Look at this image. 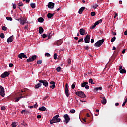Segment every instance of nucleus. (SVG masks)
<instances>
[{
    "label": "nucleus",
    "instance_id": "c03bdc74",
    "mask_svg": "<svg viewBox=\"0 0 127 127\" xmlns=\"http://www.w3.org/2000/svg\"><path fill=\"white\" fill-rule=\"evenodd\" d=\"M0 37H1V38H2V39L4 38V34L1 33V34H0Z\"/></svg>",
    "mask_w": 127,
    "mask_h": 127
},
{
    "label": "nucleus",
    "instance_id": "f3484780",
    "mask_svg": "<svg viewBox=\"0 0 127 127\" xmlns=\"http://www.w3.org/2000/svg\"><path fill=\"white\" fill-rule=\"evenodd\" d=\"M41 86H42V84H41V83H39L35 85V89H39V88H40V87H41Z\"/></svg>",
    "mask_w": 127,
    "mask_h": 127
},
{
    "label": "nucleus",
    "instance_id": "a211bd4d",
    "mask_svg": "<svg viewBox=\"0 0 127 127\" xmlns=\"http://www.w3.org/2000/svg\"><path fill=\"white\" fill-rule=\"evenodd\" d=\"M39 111H41V112H44V111H46V108L44 106H42V107L39 108Z\"/></svg>",
    "mask_w": 127,
    "mask_h": 127
},
{
    "label": "nucleus",
    "instance_id": "393cba45",
    "mask_svg": "<svg viewBox=\"0 0 127 127\" xmlns=\"http://www.w3.org/2000/svg\"><path fill=\"white\" fill-rule=\"evenodd\" d=\"M119 71H120V73L121 74H125V73H126V70H125L124 69H121Z\"/></svg>",
    "mask_w": 127,
    "mask_h": 127
},
{
    "label": "nucleus",
    "instance_id": "1a4fd4ad",
    "mask_svg": "<svg viewBox=\"0 0 127 127\" xmlns=\"http://www.w3.org/2000/svg\"><path fill=\"white\" fill-rule=\"evenodd\" d=\"M39 83L43 84L45 87H48V82L46 80H39Z\"/></svg>",
    "mask_w": 127,
    "mask_h": 127
},
{
    "label": "nucleus",
    "instance_id": "f704fd0d",
    "mask_svg": "<svg viewBox=\"0 0 127 127\" xmlns=\"http://www.w3.org/2000/svg\"><path fill=\"white\" fill-rule=\"evenodd\" d=\"M2 29V30H4V31H6L7 27H6V26H3Z\"/></svg>",
    "mask_w": 127,
    "mask_h": 127
},
{
    "label": "nucleus",
    "instance_id": "e2e57ef3",
    "mask_svg": "<svg viewBox=\"0 0 127 127\" xmlns=\"http://www.w3.org/2000/svg\"><path fill=\"white\" fill-rule=\"evenodd\" d=\"M37 119H41V115H37Z\"/></svg>",
    "mask_w": 127,
    "mask_h": 127
},
{
    "label": "nucleus",
    "instance_id": "338daca9",
    "mask_svg": "<svg viewBox=\"0 0 127 127\" xmlns=\"http://www.w3.org/2000/svg\"><path fill=\"white\" fill-rule=\"evenodd\" d=\"M123 69V66H122L121 65H120L119 66V71Z\"/></svg>",
    "mask_w": 127,
    "mask_h": 127
},
{
    "label": "nucleus",
    "instance_id": "473e14b6",
    "mask_svg": "<svg viewBox=\"0 0 127 127\" xmlns=\"http://www.w3.org/2000/svg\"><path fill=\"white\" fill-rule=\"evenodd\" d=\"M76 87V82H74L72 85L71 88L72 89H75V87Z\"/></svg>",
    "mask_w": 127,
    "mask_h": 127
},
{
    "label": "nucleus",
    "instance_id": "603ef678",
    "mask_svg": "<svg viewBox=\"0 0 127 127\" xmlns=\"http://www.w3.org/2000/svg\"><path fill=\"white\" fill-rule=\"evenodd\" d=\"M50 88H51V89H54V88H55V85L50 86Z\"/></svg>",
    "mask_w": 127,
    "mask_h": 127
},
{
    "label": "nucleus",
    "instance_id": "f257e3e1",
    "mask_svg": "<svg viewBox=\"0 0 127 127\" xmlns=\"http://www.w3.org/2000/svg\"><path fill=\"white\" fill-rule=\"evenodd\" d=\"M61 121V119L59 118V115L57 114L56 116H55L52 120H50V123L51 125H52V124H56V123H59Z\"/></svg>",
    "mask_w": 127,
    "mask_h": 127
},
{
    "label": "nucleus",
    "instance_id": "f8f14e48",
    "mask_svg": "<svg viewBox=\"0 0 127 127\" xmlns=\"http://www.w3.org/2000/svg\"><path fill=\"white\" fill-rule=\"evenodd\" d=\"M18 57L19 58H20V59H22V58H27V56H26V55L24 54V53H20L18 55Z\"/></svg>",
    "mask_w": 127,
    "mask_h": 127
},
{
    "label": "nucleus",
    "instance_id": "6e6d98bb",
    "mask_svg": "<svg viewBox=\"0 0 127 127\" xmlns=\"http://www.w3.org/2000/svg\"><path fill=\"white\" fill-rule=\"evenodd\" d=\"M102 21H103V20H102V19H100V20L97 21V22L98 23V24H100V23H102Z\"/></svg>",
    "mask_w": 127,
    "mask_h": 127
},
{
    "label": "nucleus",
    "instance_id": "7ed1b4c3",
    "mask_svg": "<svg viewBox=\"0 0 127 127\" xmlns=\"http://www.w3.org/2000/svg\"><path fill=\"white\" fill-rule=\"evenodd\" d=\"M20 23L21 25H24L27 23V19L25 17L20 18Z\"/></svg>",
    "mask_w": 127,
    "mask_h": 127
},
{
    "label": "nucleus",
    "instance_id": "79ce46f5",
    "mask_svg": "<svg viewBox=\"0 0 127 127\" xmlns=\"http://www.w3.org/2000/svg\"><path fill=\"white\" fill-rule=\"evenodd\" d=\"M97 26L95 24L90 27V29H94Z\"/></svg>",
    "mask_w": 127,
    "mask_h": 127
},
{
    "label": "nucleus",
    "instance_id": "bf43d9fd",
    "mask_svg": "<svg viewBox=\"0 0 127 127\" xmlns=\"http://www.w3.org/2000/svg\"><path fill=\"white\" fill-rule=\"evenodd\" d=\"M50 84H51V85H55V82H54V81H51V82H50Z\"/></svg>",
    "mask_w": 127,
    "mask_h": 127
},
{
    "label": "nucleus",
    "instance_id": "5fc2aeb1",
    "mask_svg": "<svg viewBox=\"0 0 127 127\" xmlns=\"http://www.w3.org/2000/svg\"><path fill=\"white\" fill-rule=\"evenodd\" d=\"M1 110L2 111H4V110H5V107L2 106V107L1 108Z\"/></svg>",
    "mask_w": 127,
    "mask_h": 127
},
{
    "label": "nucleus",
    "instance_id": "c9c22d12",
    "mask_svg": "<svg viewBox=\"0 0 127 127\" xmlns=\"http://www.w3.org/2000/svg\"><path fill=\"white\" fill-rule=\"evenodd\" d=\"M70 113L71 114H75V113H76V110H75V109H72L70 110Z\"/></svg>",
    "mask_w": 127,
    "mask_h": 127
},
{
    "label": "nucleus",
    "instance_id": "8fccbe9b",
    "mask_svg": "<svg viewBox=\"0 0 127 127\" xmlns=\"http://www.w3.org/2000/svg\"><path fill=\"white\" fill-rule=\"evenodd\" d=\"M42 37H43V38H46V37H47V36L46 34H43V35H42Z\"/></svg>",
    "mask_w": 127,
    "mask_h": 127
},
{
    "label": "nucleus",
    "instance_id": "0eeeda50",
    "mask_svg": "<svg viewBox=\"0 0 127 127\" xmlns=\"http://www.w3.org/2000/svg\"><path fill=\"white\" fill-rule=\"evenodd\" d=\"M90 39H91V36H90V35L87 34L85 37V38H84L85 43H89Z\"/></svg>",
    "mask_w": 127,
    "mask_h": 127
},
{
    "label": "nucleus",
    "instance_id": "423d86ee",
    "mask_svg": "<svg viewBox=\"0 0 127 127\" xmlns=\"http://www.w3.org/2000/svg\"><path fill=\"white\" fill-rule=\"evenodd\" d=\"M64 122H65V123L66 124H68L69 122H70V120H71V119L70 118V117H69V115L68 114H65L64 116Z\"/></svg>",
    "mask_w": 127,
    "mask_h": 127
},
{
    "label": "nucleus",
    "instance_id": "39448f33",
    "mask_svg": "<svg viewBox=\"0 0 127 127\" xmlns=\"http://www.w3.org/2000/svg\"><path fill=\"white\" fill-rule=\"evenodd\" d=\"M76 95L80 98H86V95L82 91L76 92Z\"/></svg>",
    "mask_w": 127,
    "mask_h": 127
},
{
    "label": "nucleus",
    "instance_id": "37998d69",
    "mask_svg": "<svg viewBox=\"0 0 127 127\" xmlns=\"http://www.w3.org/2000/svg\"><path fill=\"white\" fill-rule=\"evenodd\" d=\"M89 83H90V84H94L93 83V79H89Z\"/></svg>",
    "mask_w": 127,
    "mask_h": 127
},
{
    "label": "nucleus",
    "instance_id": "13d9d810",
    "mask_svg": "<svg viewBox=\"0 0 127 127\" xmlns=\"http://www.w3.org/2000/svg\"><path fill=\"white\" fill-rule=\"evenodd\" d=\"M37 107H38V105H37V103H36L34 106L33 107L34 108H37Z\"/></svg>",
    "mask_w": 127,
    "mask_h": 127
},
{
    "label": "nucleus",
    "instance_id": "5701e85b",
    "mask_svg": "<svg viewBox=\"0 0 127 127\" xmlns=\"http://www.w3.org/2000/svg\"><path fill=\"white\" fill-rule=\"evenodd\" d=\"M98 7H99V5L97 4H95L92 5V8H93V9H96V8H97Z\"/></svg>",
    "mask_w": 127,
    "mask_h": 127
},
{
    "label": "nucleus",
    "instance_id": "de8ad7c7",
    "mask_svg": "<svg viewBox=\"0 0 127 127\" xmlns=\"http://www.w3.org/2000/svg\"><path fill=\"white\" fill-rule=\"evenodd\" d=\"M83 41H84V39L81 38L78 40V43L83 42Z\"/></svg>",
    "mask_w": 127,
    "mask_h": 127
},
{
    "label": "nucleus",
    "instance_id": "69168bd1",
    "mask_svg": "<svg viewBox=\"0 0 127 127\" xmlns=\"http://www.w3.org/2000/svg\"><path fill=\"white\" fill-rule=\"evenodd\" d=\"M126 52V49H124L123 51H122V53L124 54Z\"/></svg>",
    "mask_w": 127,
    "mask_h": 127
},
{
    "label": "nucleus",
    "instance_id": "0e129e2a",
    "mask_svg": "<svg viewBox=\"0 0 127 127\" xmlns=\"http://www.w3.org/2000/svg\"><path fill=\"white\" fill-rule=\"evenodd\" d=\"M25 112H27V111H26L25 110H23L21 112V114H23V113H25Z\"/></svg>",
    "mask_w": 127,
    "mask_h": 127
},
{
    "label": "nucleus",
    "instance_id": "b1692460",
    "mask_svg": "<svg viewBox=\"0 0 127 127\" xmlns=\"http://www.w3.org/2000/svg\"><path fill=\"white\" fill-rule=\"evenodd\" d=\"M69 89H65V95L67 97H69Z\"/></svg>",
    "mask_w": 127,
    "mask_h": 127
},
{
    "label": "nucleus",
    "instance_id": "9d476101",
    "mask_svg": "<svg viewBox=\"0 0 127 127\" xmlns=\"http://www.w3.org/2000/svg\"><path fill=\"white\" fill-rule=\"evenodd\" d=\"M8 76H9V73L7 71H5L4 73L1 74V77L3 79H4V78H6V77H8Z\"/></svg>",
    "mask_w": 127,
    "mask_h": 127
},
{
    "label": "nucleus",
    "instance_id": "ddd939ff",
    "mask_svg": "<svg viewBox=\"0 0 127 127\" xmlns=\"http://www.w3.org/2000/svg\"><path fill=\"white\" fill-rule=\"evenodd\" d=\"M13 41V35L9 37L7 40V42L9 43V42H12Z\"/></svg>",
    "mask_w": 127,
    "mask_h": 127
},
{
    "label": "nucleus",
    "instance_id": "2f4dec72",
    "mask_svg": "<svg viewBox=\"0 0 127 127\" xmlns=\"http://www.w3.org/2000/svg\"><path fill=\"white\" fill-rule=\"evenodd\" d=\"M7 20H9L10 21H12V18L11 17H7L6 18Z\"/></svg>",
    "mask_w": 127,
    "mask_h": 127
},
{
    "label": "nucleus",
    "instance_id": "6ab92c4d",
    "mask_svg": "<svg viewBox=\"0 0 127 127\" xmlns=\"http://www.w3.org/2000/svg\"><path fill=\"white\" fill-rule=\"evenodd\" d=\"M39 31L40 34H42V33H43V31H44V30H43V28H42V27H40L39 28Z\"/></svg>",
    "mask_w": 127,
    "mask_h": 127
},
{
    "label": "nucleus",
    "instance_id": "864d4df0",
    "mask_svg": "<svg viewBox=\"0 0 127 127\" xmlns=\"http://www.w3.org/2000/svg\"><path fill=\"white\" fill-rule=\"evenodd\" d=\"M85 87V89H86V90H89V88H90V87L89 86V85H86Z\"/></svg>",
    "mask_w": 127,
    "mask_h": 127
},
{
    "label": "nucleus",
    "instance_id": "bb28decb",
    "mask_svg": "<svg viewBox=\"0 0 127 127\" xmlns=\"http://www.w3.org/2000/svg\"><path fill=\"white\" fill-rule=\"evenodd\" d=\"M22 98H23V97H22V96H20V97H19L16 98L15 99V102H18V101H19V99H21Z\"/></svg>",
    "mask_w": 127,
    "mask_h": 127
},
{
    "label": "nucleus",
    "instance_id": "774afa93",
    "mask_svg": "<svg viewBox=\"0 0 127 127\" xmlns=\"http://www.w3.org/2000/svg\"><path fill=\"white\" fill-rule=\"evenodd\" d=\"M124 35H127V30L124 32Z\"/></svg>",
    "mask_w": 127,
    "mask_h": 127
},
{
    "label": "nucleus",
    "instance_id": "6e6552de",
    "mask_svg": "<svg viewBox=\"0 0 127 127\" xmlns=\"http://www.w3.org/2000/svg\"><path fill=\"white\" fill-rule=\"evenodd\" d=\"M36 57H37L36 55H34L31 58H29L28 59H27V62H31L32 61H34V60L36 59Z\"/></svg>",
    "mask_w": 127,
    "mask_h": 127
},
{
    "label": "nucleus",
    "instance_id": "4c0bfd02",
    "mask_svg": "<svg viewBox=\"0 0 127 127\" xmlns=\"http://www.w3.org/2000/svg\"><path fill=\"white\" fill-rule=\"evenodd\" d=\"M115 40H116V37L112 38V39H111V42H114Z\"/></svg>",
    "mask_w": 127,
    "mask_h": 127
},
{
    "label": "nucleus",
    "instance_id": "49530a36",
    "mask_svg": "<svg viewBox=\"0 0 127 127\" xmlns=\"http://www.w3.org/2000/svg\"><path fill=\"white\" fill-rule=\"evenodd\" d=\"M9 67L10 68H12V67H13V64L10 63V64H9Z\"/></svg>",
    "mask_w": 127,
    "mask_h": 127
},
{
    "label": "nucleus",
    "instance_id": "680f3d73",
    "mask_svg": "<svg viewBox=\"0 0 127 127\" xmlns=\"http://www.w3.org/2000/svg\"><path fill=\"white\" fill-rule=\"evenodd\" d=\"M126 101H124L123 103L122 104V107H125V105H126Z\"/></svg>",
    "mask_w": 127,
    "mask_h": 127
},
{
    "label": "nucleus",
    "instance_id": "052dcab7",
    "mask_svg": "<svg viewBox=\"0 0 127 127\" xmlns=\"http://www.w3.org/2000/svg\"><path fill=\"white\" fill-rule=\"evenodd\" d=\"M24 28V29H27L28 28V25H26Z\"/></svg>",
    "mask_w": 127,
    "mask_h": 127
},
{
    "label": "nucleus",
    "instance_id": "a878e982",
    "mask_svg": "<svg viewBox=\"0 0 127 127\" xmlns=\"http://www.w3.org/2000/svg\"><path fill=\"white\" fill-rule=\"evenodd\" d=\"M44 20V19H43L42 17H40L38 19V21L39 22L42 23Z\"/></svg>",
    "mask_w": 127,
    "mask_h": 127
},
{
    "label": "nucleus",
    "instance_id": "a19ab883",
    "mask_svg": "<svg viewBox=\"0 0 127 127\" xmlns=\"http://www.w3.org/2000/svg\"><path fill=\"white\" fill-rule=\"evenodd\" d=\"M91 16H95L96 15V13L95 12H92L91 13Z\"/></svg>",
    "mask_w": 127,
    "mask_h": 127
},
{
    "label": "nucleus",
    "instance_id": "412c9836",
    "mask_svg": "<svg viewBox=\"0 0 127 127\" xmlns=\"http://www.w3.org/2000/svg\"><path fill=\"white\" fill-rule=\"evenodd\" d=\"M53 15H54V13L52 14V13H49L47 14V17H48V18H51V17H52V16H53Z\"/></svg>",
    "mask_w": 127,
    "mask_h": 127
},
{
    "label": "nucleus",
    "instance_id": "dca6fc26",
    "mask_svg": "<svg viewBox=\"0 0 127 127\" xmlns=\"http://www.w3.org/2000/svg\"><path fill=\"white\" fill-rule=\"evenodd\" d=\"M85 7H82L78 11V13L79 14H82V13H83V11H84V10H85Z\"/></svg>",
    "mask_w": 127,
    "mask_h": 127
},
{
    "label": "nucleus",
    "instance_id": "58836bf2",
    "mask_svg": "<svg viewBox=\"0 0 127 127\" xmlns=\"http://www.w3.org/2000/svg\"><path fill=\"white\" fill-rule=\"evenodd\" d=\"M54 59H55V60L57 59V54L55 53L54 54Z\"/></svg>",
    "mask_w": 127,
    "mask_h": 127
},
{
    "label": "nucleus",
    "instance_id": "e433bc0d",
    "mask_svg": "<svg viewBox=\"0 0 127 127\" xmlns=\"http://www.w3.org/2000/svg\"><path fill=\"white\" fill-rule=\"evenodd\" d=\"M61 70V67H58L56 68L57 72H60Z\"/></svg>",
    "mask_w": 127,
    "mask_h": 127
},
{
    "label": "nucleus",
    "instance_id": "ea45409f",
    "mask_svg": "<svg viewBox=\"0 0 127 127\" xmlns=\"http://www.w3.org/2000/svg\"><path fill=\"white\" fill-rule=\"evenodd\" d=\"M45 55L47 56V57H50V54H49V53H46L45 54Z\"/></svg>",
    "mask_w": 127,
    "mask_h": 127
},
{
    "label": "nucleus",
    "instance_id": "4be33fe9",
    "mask_svg": "<svg viewBox=\"0 0 127 127\" xmlns=\"http://www.w3.org/2000/svg\"><path fill=\"white\" fill-rule=\"evenodd\" d=\"M86 85H88V82H83V83L81 84V87H82V88H85V87H86Z\"/></svg>",
    "mask_w": 127,
    "mask_h": 127
},
{
    "label": "nucleus",
    "instance_id": "4468645a",
    "mask_svg": "<svg viewBox=\"0 0 127 127\" xmlns=\"http://www.w3.org/2000/svg\"><path fill=\"white\" fill-rule=\"evenodd\" d=\"M102 100L101 101V103L103 105H106L107 104V99H106V98L105 97H102Z\"/></svg>",
    "mask_w": 127,
    "mask_h": 127
},
{
    "label": "nucleus",
    "instance_id": "20e7f679",
    "mask_svg": "<svg viewBox=\"0 0 127 127\" xmlns=\"http://www.w3.org/2000/svg\"><path fill=\"white\" fill-rule=\"evenodd\" d=\"M0 95L1 97H4L5 96L4 88L1 85H0Z\"/></svg>",
    "mask_w": 127,
    "mask_h": 127
},
{
    "label": "nucleus",
    "instance_id": "c756f323",
    "mask_svg": "<svg viewBox=\"0 0 127 127\" xmlns=\"http://www.w3.org/2000/svg\"><path fill=\"white\" fill-rule=\"evenodd\" d=\"M94 90H96V91H98V90H103V87H96L94 89Z\"/></svg>",
    "mask_w": 127,
    "mask_h": 127
},
{
    "label": "nucleus",
    "instance_id": "c85d7f7f",
    "mask_svg": "<svg viewBox=\"0 0 127 127\" xmlns=\"http://www.w3.org/2000/svg\"><path fill=\"white\" fill-rule=\"evenodd\" d=\"M11 126L12 127H16V126H17V125L16 124V122H13L11 124Z\"/></svg>",
    "mask_w": 127,
    "mask_h": 127
},
{
    "label": "nucleus",
    "instance_id": "72a5a7b5",
    "mask_svg": "<svg viewBox=\"0 0 127 127\" xmlns=\"http://www.w3.org/2000/svg\"><path fill=\"white\" fill-rule=\"evenodd\" d=\"M41 63H42V60H39L37 62V64L38 65L41 64Z\"/></svg>",
    "mask_w": 127,
    "mask_h": 127
},
{
    "label": "nucleus",
    "instance_id": "4d7b16f0",
    "mask_svg": "<svg viewBox=\"0 0 127 127\" xmlns=\"http://www.w3.org/2000/svg\"><path fill=\"white\" fill-rule=\"evenodd\" d=\"M47 36H48V39H50V38H51V36H50V34H47Z\"/></svg>",
    "mask_w": 127,
    "mask_h": 127
},
{
    "label": "nucleus",
    "instance_id": "cd10ccee",
    "mask_svg": "<svg viewBox=\"0 0 127 127\" xmlns=\"http://www.w3.org/2000/svg\"><path fill=\"white\" fill-rule=\"evenodd\" d=\"M30 6L31 7H32V8H35L36 7V5H35V3H31L30 4Z\"/></svg>",
    "mask_w": 127,
    "mask_h": 127
},
{
    "label": "nucleus",
    "instance_id": "f03ea898",
    "mask_svg": "<svg viewBox=\"0 0 127 127\" xmlns=\"http://www.w3.org/2000/svg\"><path fill=\"white\" fill-rule=\"evenodd\" d=\"M105 41V39H102V40H100L98 41L95 44H94V46L95 47H100L103 43H104V42Z\"/></svg>",
    "mask_w": 127,
    "mask_h": 127
},
{
    "label": "nucleus",
    "instance_id": "09e8293b",
    "mask_svg": "<svg viewBox=\"0 0 127 127\" xmlns=\"http://www.w3.org/2000/svg\"><path fill=\"white\" fill-rule=\"evenodd\" d=\"M13 4V9H15V8H16V4Z\"/></svg>",
    "mask_w": 127,
    "mask_h": 127
},
{
    "label": "nucleus",
    "instance_id": "9b49d317",
    "mask_svg": "<svg viewBox=\"0 0 127 127\" xmlns=\"http://www.w3.org/2000/svg\"><path fill=\"white\" fill-rule=\"evenodd\" d=\"M54 5H55V4L54 3H52L51 2H49L48 4V7L49 8H50L51 9H52L54 8Z\"/></svg>",
    "mask_w": 127,
    "mask_h": 127
},
{
    "label": "nucleus",
    "instance_id": "aec40b11",
    "mask_svg": "<svg viewBox=\"0 0 127 127\" xmlns=\"http://www.w3.org/2000/svg\"><path fill=\"white\" fill-rule=\"evenodd\" d=\"M55 44H57V45H61L62 44V40H58L57 42L55 43Z\"/></svg>",
    "mask_w": 127,
    "mask_h": 127
},
{
    "label": "nucleus",
    "instance_id": "a18cd8bd",
    "mask_svg": "<svg viewBox=\"0 0 127 127\" xmlns=\"http://www.w3.org/2000/svg\"><path fill=\"white\" fill-rule=\"evenodd\" d=\"M22 126H24V127H27V125L26 124V123L23 122L21 123Z\"/></svg>",
    "mask_w": 127,
    "mask_h": 127
},
{
    "label": "nucleus",
    "instance_id": "3c124183",
    "mask_svg": "<svg viewBox=\"0 0 127 127\" xmlns=\"http://www.w3.org/2000/svg\"><path fill=\"white\" fill-rule=\"evenodd\" d=\"M18 5L19 6H23V3L22 2H20Z\"/></svg>",
    "mask_w": 127,
    "mask_h": 127
},
{
    "label": "nucleus",
    "instance_id": "2eb2a0df",
    "mask_svg": "<svg viewBox=\"0 0 127 127\" xmlns=\"http://www.w3.org/2000/svg\"><path fill=\"white\" fill-rule=\"evenodd\" d=\"M80 34L81 35H85V31L83 28H81L79 30Z\"/></svg>",
    "mask_w": 127,
    "mask_h": 127
},
{
    "label": "nucleus",
    "instance_id": "7c9ffc66",
    "mask_svg": "<svg viewBox=\"0 0 127 127\" xmlns=\"http://www.w3.org/2000/svg\"><path fill=\"white\" fill-rule=\"evenodd\" d=\"M71 62H72V60H71V59H68L67 60L68 65H70Z\"/></svg>",
    "mask_w": 127,
    "mask_h": 127
}]
</instances>
